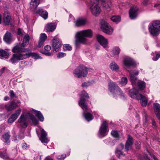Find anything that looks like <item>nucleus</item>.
<instances>
[{
    "label": "nucleus",
    "instance_id": "f257e3e1",
    "mask_svg": "<svg viewBox=\"0 0 160 160\" xmlns=\"http://www.w3.org/2000/svg\"><path fill=\"white\" fill-rule=\"evenodd\" d=\"M92 32L91 29H87L78 31L76 33L75 44L78 46L80 43H85L87 41L85 37L91 38Z\"/></svg>",
    "mask_w": 160,
    "mask_h": 160
},
{
    "label": "nucleus",
    "instance_id": "f03ea898",
    "mask_svg": "<svg viewBox=\"0 0 160 160\" xmlns=\"http://www.w3.org/2000/svg\"><path fill=\"white\" fill-rule=\"evenodd\" d=\"M108 87L109 90L113 95L116 94L120 96L121 98L125 99L124 94L115 82L110 80L108 83Z\"/></svg>",
    "mask_w": 160,
    "mask_h": 160
},
{
    "label": "nucleus",
    "instance_id": "7ed1b4c3",
    "mask_svg": "<svg viewBox=\"0 0 160 160\" xmlns=\"http://www.w3.org/2000/svg\"><path fill=\"white\" fill-rule=\"evenodd\" d=\"M149 32L153 36H158L160 33V21L153 22L151 25L149 26Z\"/></svg>",
    "mask_w": 160,
    "mask_h": 160
},
{
    "label": "nucleus",
    "instance_id": "20e7f679",
    "mask_svg": "<svg viewBox=\"0 0 160 160\" xmlns=\"http://www.w3.org/2000/svg\"><path fill=\"white\" fill-rule=\"evenodd\" d=\"M87 68L82 65H80L77 67L73 72L74 76L78 78L86 77L88 74Z\"/></svg>",
    "mask_w": 160,
    "mask_h": 160
},
{
    "label": "nucleus",
    "instance_id": "39448f33",
    "mask_svg": "<svg viewBox=\"0 0 160 160\" xmlns=\"http://www.w3.org/2000/svg\"><path fill=\"white\" fill-rule=\"evenodd\" d=\"M84 97L88 99L89 98V96L85 91L83 90L81 92V98L79 101L78 104L84 111H86L88 109V105Z\"/></svg>",
    "mask_w": 160,
    "mask_h": 160
},
{
    "label": "nucleus",
    "instance_id": "423d86ee",
    "mask_svg": "<svg viewBox=\"0 0 160 160\" xmlns=\"http://www.w3.org/2000/svg\"><path fill=\"white\" fill-rule=\"evenodd\" d=\"M90 8L92 13L97 16L99 14L101 10L99 6L97 3L98 0H90Z\"/></svg>",
    "mask_w": 160,
    "mask_h": 160
},
{
    "label": "nucleus",
    "instance_id": "0eeeda50",
    "mask_svg": "<svg viewBox=\"0 0 160 160\" xmlns=\"http://www.w3.org/2000/svg\"><path fill=\"white\" fill-rule=\"evenodd\" d=\"M101 28L104 32L108 34H112L113 32L112 28L103 20L101 22Z\"/></svg>",
    "mask_w": 160,
    "mask_h": 160
},
{
    "label": "nucleus",
    "instance_id": "6e6552de",
    "mask_svg": "<svg viewBox=\"0 0 160 160\" xmlns=\"http://www.w3.org/2000/svg\"><path fill=\"white\" fill-rule=\"evenodd\" d=\"M26 57L24 54L21 53L14 54L9 61L13 64L18 62V61L25 59Z\"/></svg>",
    "mask_w": 160,
    "mask_h": 160
},
{
    "label": "nucleus",
    "instance_id": "1a4fd4ad",
    "mask_svg": "<svg viewBox=\"0 0 160 160\" xmlns=\"http://www.w3.org/2000/svg\"><path fill=\"white\" fill-rule=\"evenodd\" d=\"M11 16L8 11H5L3 14L2 22L5 25H8L11 23Z\"/></svg>",
    "mask_w": 160,
    "mask_h": 160
},
{
    "label": "nucleus",
    "instance_id": "9d476101",
    "mask_svg": "<svg viewBox=\"0 0 160 160\" xmlns=\"http://www.w3.org/2000/svg\"><path fill=\"white\" fill-rule=\"evenodd\" d=\"M108 132L107 122L105 121H103L99 130L100 135L102 137H104L107 134Z\"/></svg>",
    "mask_w": 160,
    "mask_h": 160
},
{
    "label": "nucleus",
    "instance_id": "9b49d317",
    "mask_svg": "<svg viewBox=\"0 0 160 160\" xmlns=\"http://www.w3.org/2000/svg\"><path fill=\"white\" fill-rule=\"evenodd\" d=\"M138 8L136 6H133L131 8L129 11V17L132 19H135L138 15Z\"/></svg>",
    "mask_w": 160,
    "mask_h": 160
},
{
    "label": "nucleus",
    "instance_id": "f8f14e48",
    "mask_svg": "<svg viewBox=\"0 0 160 160\" xmlns=\"http://www.w3.org/2000/svg\"><path fill=\"white\" fill-rule=\"evenodd\" d=\"M97 38L98 42L104 48L108 47V42L107 39L100 35H98Z\"/></svg>",
    "mask_w": 160,
    "mask_h": 160
},
{
    "label": "nucleus",
    "instance_id": "ddd939ff",
    "mask_svg": "<svg viewBox=\"0 0 160 160\" xmlns=\"http://www.w3.org/2000/svg\"><path fill=\"white\" fill-rule=\"evenodd\" d=\"M133 139L130 135H128V138L125 144V151L127 152L132 149L133 143Z\"/></svg>",
    "mask_w": 160,
    "mask_h": 160
},
{
    "label": "nucleus",
    "instance_id": "4468645a",
    "mask_svg": "<svg viewBox=\"0 0 160 160\" xmlns=\"http://www.w3.org/2000/svg\"><path fill=\"white\" fill-rule=\"evenodd\" d=\"M142 94H138V90L135 88L130 90L129 92V95L132 98L139 100Z\"/></svg>",
    "mask_w": 160,
    "mask_h": 160
},
{
    "label": "nucleus",
    "instance_id": "2eb2a0df",
    "mask_svg": "<svg viewBox=\"0 0 160 160\" xmlns=\"http://www.w3.org/2000/svg\"><path fill=\"white\" fill-rule=\"evenodd\" d=\"M21 111V109L20 108L16 111L15 113L12 114L8 118V122L12 123L13 122L20 114Z\"/></svg>",
    "mask_w": 160,
    "mask_h": 160
},
{
    "label": "nucleus",
    "instance_id": "dca6fc26",
    "mask_svg": "<svg viewBox=\"0 0 160 160\" xmlns=\"http://www.w3.org/2000/svg\"><path fill=\"white\" fill-rule=\"evenodd\" d=\"M27 115H24L22 114L21 115L18 119V122L21 124V125L23 128H25L27 127Z\"/></svg>",
    "mask_w": 160,
    "mask_h": 160
},
{
    "label": "nucleus",
    "instance_id": "f3484780",
    "mask_svg": "<svg viewBox=\"0 0 160 160\" xmlns=\"http://www.w3.org/2000/svg\"><path fill=\"white\" fill-rule=\"evenodd\" d=\"M52 47L53 48L54 51L57 52L58 49L61 47V45L59 39L56 37L54 38L52 40Z\"/></svg>",
    "mask_w": 160,
    "mask_h": 160
},
{
    "label": "nucleus",
    "instance_id": "a211bd4d",
    "mask_svg": "<svg viewBox=\"0 0 160 160\" xmlns=\"http://www.w3.org/2000/svg\"><path fill=\"white\" fill-rule=\"evenodd\" d=\"M5 107L7 111H11L18 107V105L14 101H12L6 105Z\"/></svg>",
    "mask_w": 160,
    "mask_h": 160
},
{
    "label": "nucleus",
    "instance_id": "6ab92c4d",
    "mask_svg": "<svg viewBox=\"0 0 160 160\" xmlns=\"http://www.w3.org/2000/svg\"><path fill=\"white\" fill-rule=\"evenodd\" d=\"M86 19L82 18L78 19L74 22L75 26L77 27H80L85 25L87 23Z\"/></svg>",
    "mask_w": 160,
    "mask_h": 160
},
{
    "label": "nucleus",
    "instance_id": "aec40b11",
    "mask_svg": "<svg viewBox=\"0 0 160 160\" xmlns=\"http://www.w3.org/2000/svg\"><path fill=\"white\" fill-rule=\"evenodd\" d=\"M138 71H131L130 72V79L132 85H135V81L137 80V78L135 76L138 74Z\"/></svg>",
    "mask_w": 160,
    "mask_h": 160
},
{
    "label": "nucleus",
    "instance_id": "412c9836",
    "mask_svg": "<svg viewBox=\"0 0 160 160\" xmlns=\"http://www.w3.org/2000/svg\"><path fill=\"white\" fill-rule=\"evenodd\" d=\"M4 41L7 43H10L13 41L12 36L10 32H7L3 37Z\"/></svg>",
    "mask_w": 160,
    "mask_h": 160
},
{
    "label": "nucleus",
    "instance_id": "4be33fe9",
    "mask_svg": "<svg viewBox=\"0 0 160 160\" xmlns=\"http://www.w3.org/2000/svg\"><path fill=\"white\" fill-rule=\"evenodd\" d=\"M153 108L158 118L160 120V105L157 103L153 104Z\"/></svg>",
    "mask_w": 160,
    "mask_h": 160
},
{
    "label": "nucleus",
    "instance_id": "5701e85b",
    "mask_svg": "<svg viewBox=\"0 0 160 160\" xmlns=\"http://www.w3.org/2000/svg\"><path fill=\"white\" fill-rule=\"evenodd\" d=\"M47 134L46 132L43 129L41 130V137L40 140L42 143H47L48 142V140L47 138Z\"/></svg>",
    "mask_w": 160,
    "mask_h": 160
},
{
    "label": "nucleus",
    "instance_id": "b1692460",
    "mask_svg": "<svg viewBox=\"0 0 160 160\" xmlns=\"http://www.w3.org/2000/svg\"><path fill=\"white\" fill-rule=\"evenodd\" d=\"M56 28V26L54 23H49L47 24L45 29L47 32H52Z\"/></svg>",
    "mask_w": 160,
    "mask_h": 160
},
{
    "label": "nucleus",
    "instance_id": "393cba45",
    "mask_svg": "<svg viewBox=\"0 0 160 160\" xmlns=\"http://www.w3.org/2000/svg\"><path fill=\"white\" fill-rule=\"evenodd\" d=\"M40 2V0H31L30 5L31 8L32 10H35L37 8Z\"/></svg>",
    "mask_w": 160,
    "mask_h": 160
},
{
    "label": "nucleus",
    "instance_id": "a878e982",
    "mask_svg": "<svg viewBox=\"0 0 160 160\" xmlns=\"http://www.w3.org/2000/svg\"><path fill=\"white\" fill-rule=\"evenodd\" d=\"M124 64L127 66H133L134 64V62L132 58L128 57L126 58L123 61Z\"/></svg>",
    "mask_w": 160,
    "mask_h": 160
},
{
    "label": "nucleus",
    "instance_id": "bb28decb",
    "mask_svg": "<svg viewBox=\"0 0 160 160\" xmlns=\"http://www.w3.org/2000/svg\"><path fill=\"white\" fill-rule=\"evenodd\" d=\"M24 55L26 57V58H29L30 57H31L32 58L34 59H40L42 58L37 53L32 52H31L26 53Z\"/></svg>",
    "mask_w": 160,
    "mask_h": 160
},
{
    "label": "nucleus",
    "instance_id": "cd10ccee",
    "mask_svg": "<svg viewBox=\"0 0 160 160\" xmlns=\"http://www.w3.org/2000/svg\"><path fill=\"white\" fill-rule=\"evenodd\" d=\"M37 13L44 19L47 18L48 14L46 11H44L42 9H40L37 11Z\"/></svg>",
    "mask_w": 160,
    "mask_h": 160
},
{
    "label": "nucleus",
    "instance_id": "c85d7f7f",
    "mask_svg": "<svg viewBox=\"0 0 160 160\" xmlns=\"http://www.w3.org/2000/svg\"><path fill=\"white\" fill-rule=\"evenodd\" d=\"M29 39V36L27 34H26L23 38L22 42L21 44V47H24L27 45L28 44Z\"/></svg>",
    "mask_w": 160,
    "mask_h": 160
},
{
    "label": "nucleus",
    "instance_id": "c756f323",
    "mask_svg": "<svg viewBox=\"0 0 160 160\" xmlns=\"http://www.w3.org/2000/svg\"><path fill=\"white\" fill-rule=\"evenodd\" d=\"M22 47L21 45L17 43L16 45L12 49V51L14 53L20 52H21Z\"/></svg>",
    "mask_w": 160,
    "mask_h": 160
},
{
    "label": "nucleus",
    "instance_id": "7c9ffc66",
    "mask_svg": "<svg viewBox=\"0 0 160 160\" xmlns=\"http://www.w3.org/2000/svg\"><path fill=\"white\" fill-rule=\"evenodd\" d=\"M139 99L141 100V104L142 106L145 107L146 106L147 104V99L144 96L141 95Z\"/></svg>",
    "mask_w": 160,
    "mask_h": 160
},
{
    "label": "nucleus",
    "instance_id": "2f4dec72",
    "mask_svg": "<svg viewBox=\"0 0 160 160\" xmlns=\"http://www.w3.org/2000/svg\"><path fill=\"white\" fill-rule=\"evenodd\" d=\"M83 115L85 119L88 121H89L93 118L92 115L89 113L84 112L83 113Z\"/></svg>",
    "mask_w": 160,
    "mask_h": 160
},
{
    "label": "nucleus",
    "instance_id": "473e14b6",
    "mask_svg": "<svg viewBox=\"0 0 160 160\" xmlns=\"http://www.w3.org/2000/svg\"><path fill=\"white\" fill-rule=\"evenodd\" d=\"M145 83L142 81L138 82L137 84V87L139 90H142L145 87Z\"/></svg>",
    "mask_w": 160,
    "mask_h": 160
},
{
    "label": "nucleus",
    "instance_id": "72a5a7b5",
    "mask_svg": "<svg viewBox=\"0 0 160 160\" xmlns=\"http://www.w3.org/2000/svg\"><path fill=\"white\" fill-rule=\"evenodd\" d=\"M10 132H8L5 133L2 136V138L3 139L4 142L7 143L10 142L9 138L10 136Z\"/></svg>",
    "mask_w": 160,
    "mask_h": 160
},
{
    "label": "nucleus",
    "instance_id": "f704fd0d",
    "mask_svg": "<svg viewBox=\"0 0 160 160\" xmlns=\"http://www.w3.org/2000/svg\"><path fill=\"white\" fill-rule=\"evenodd\" d=\"M32 120V123L35 125H37L38 124V121L32 114L28 113L27 115Z\"/></svg>",
    "mask_w": 160,
    "mask_h": 160
},
{
    "label": "nucleus",
    "instance_id": "c9c22d12",
    "mask_svg": "<svg viewBox=\"0 0 160 160\" xmlns=\"http://www.w3.org/2000/svg\"><path fill=\"white\" fill-rule=\"evenodd\" d=\"M36 116L42 122L44 120V117L42 113L39 111H35Z\"/></svg>",
    "mask_w": 160,
    "mask_h": 160
},
{
    "label": "nucleus",
    "instance_id": "e433bc0d",
    "mask_svg": "<svg viewBox=\"0 0 160 160\" xmlns=\"http://www.w3.org/2000/svg\"><path fill=\"white\" fill-rule=\"evenodd\" d=\"M110 68L112 70L115 71L118 70L119 68L116 63L114 62H112L111 63Z\"/></svg>",
    "mask_w": 160,
    "mask_h": 160
},
{
    "label": "nucleus",
    "instance_id": "4c0bfd02",
    "mask_svg": "<svg viewBox=\"0 0 160 160\" xmlns=\"http://www.w3.org/2000/svg\"><path fill=\"white\" fill-rule=\"evenodd\" d=\"M9 56V53L7 52L2 49L0 50V56L7 58Z\"/></svg>",
    "mask_w": 160,
    "mask_h": 160
},
{
    "label": "nucleus",
    "instance_id": "58836bf2",
    "mask_svg": "<svg viewBox=\"0 0 160 160\" xmlns=\"http://www.w3.org/2000/svg\"><path fill=\"white\" fill-rule=\"evenodd\" d=\"M111 20L116 23H118L121 20V18L119 16H114L111 18Z\"/></svg>",
    "mask_w": 160,
    "mask_h": 160
},
{
    "label": "nucleus",
    "instance_id": "ea45409f",
    "mask_svg": "<svg viewBox=\"0 0 160 160\" xmlns=\"http://www.w3.org/2000/svg\"><path fill=\"white\" fill-rule=\"evenodd\" d=\"M128 80L126 77H122L121 78V81L120 82V84L122 86H125L127 83Z\"/></svg>",
    "mask_w": 160,
    "mask_h": 160
},
{
    "label": "nucleus",
    "instance_id": "a19ab883",
    "mask_svg": "<svg viewBox=\"0 0 160 160\" xmlns=\"http://www.w3.org/2000/svg\"><path fill=\"white\" fill-rule=\"evenodd\" d=\"M0 157L3 159H7L9 158V155L6 152H3L0 153Z\"/></svg>",
    "mask_w": 160,
    "mask_h": 160
},
{
    "label": "nucleus",
    "instance_id": "79ce46f5",
    "mask_svg": "<svg viewBox=\"0 0 160 160\" xmlns=\"http://www.w3.org/2000/svg\"><path fill=\"white\" fill-rule=\"evenodd\" d=\"M24 138V134L22 132L20 133L15 137V140H18L23 139Z\"/></svg>",
    "mask_w": 160,
    "mask_h": 160
},
{
    "label": "nucleus",
    "instance_id": "37998d69",
    "mask_svg": "<svg viewBox=\"0 0 160 160\" xmlns=\"http://www.w3.org/2000/svg\"><path fill=\"white\" fill-rule=\"evenodd\" d=\"M115 153L116 155L118 157L121 155L124 156L122 151L118 149H116Z\"/></svg>",
    "mask_w": 160,
    "mask_h": 160
},
{
    "label": "nucleus",
    "instance_id": "c03bdc74",
    "mask_svg": "<svg viewBox=\"0 0 160 160\" xmlns=\"http://www.w3.org/2000/svg\"><path fill=\"white\" fill-rule=\"evenodd\" d=\"M47 38V36L45 33L41 34L39 40L44 42Z\"/></svg>",
    "mask_w": 160,
    "mask_h": 160
},
{
    "label": "nucleus",
    "instance_id": "a18cd8bd",
    "mask_svg": "<svg viewBox=\"0 0 160 160\" xmlns=\"http://www.w3.org/2000/svg\"><path fill=\"white\" fill-rule=\"evenodd\" d=\"M104 8H109L111 6V2L110 1H108L107 2H105L103 4Z\"/></svg>",
    "mask_w": 160,
    "mask_h": 160
},
{
    "label": "nucleus",
    "instance_id": "49530a36",
    "mask_svg": "<svg viewBox=\"0 0 160 160\" xmlns=\"http://www.w3.org/2000/svg\"><path fill=\"white\" fill-rule=\"evenodd\" d=\"M92 83L90 82H85L82 84V86L84 88H87L88 87L92 85Z\"/></svg>",
    "mask_w": 160,
    "mask_h": 160
},
{
    "label": "nucleus",
    "instance_id": "de8ad7c7",
    "mask_svg": "<svg viewBox=\"0 0 160 160\" xmlns=\"http://www.w3.org/2000/svg\"><path fill=\"white\" fill-rule=\"evenodd\" d=\"M17 35L18 36L21 37H23L25 35L24 32L22 31L20 28H18L17 32Z\"/></svg>",
    "mask_w": 160,
    "mask_h": 160
},
{
    "label": "nucleus",
    "instance_id": "09e8293b",
    "mask_svg": "<svg viewBox=\"0 0 160 160\" xmlns=\"http://www.w3.org/2000/svg\"><path fill=\"white\" fill-rule=\"evenodd\" d=\"M63 48L64 50H71L72 49V47L68 44H64L63 45Z\"/></svg>",
    "mask_w": 160,
    "mask_h": 160
},
{
    "label": "nucleus",
    "instance_id": "8fccbe9b",
    "mask_svg": "<svg viewBox=\"0 0 160 160\" xmlns=\"http://www.w3.org/2000/svg\"><path fill=\"white\" fill-rule=\"evenodd\" d=\"M112 135L114 137L118 138L119 137V135L118 132L117 131H112L111 132Z\"/></svg>",
    "mask_w": 160,
    "mask_h": 160
},
{
    "label": "nucleus",
    "instance_id": "3c124183",
    "mask_svg": "<svg viewBox=\"0 0 160 160\" xmlns=\"http://www.w3.org/2000/svg\"><path fill=\"white\" fill-rule=\"evenodd\" d=\"M120 49L118 47L115 48L113 50V52L115 55H118L120 52Z\"/></svg>",
    "mask_w": 160,
    "mask_h": 160
},
{
    "label": "nucleus",
    "instance_id": "603ef678",
    "mask_svg": "<svg viewBox=\"0 0 160 160\" xmlns=\"http://www.w3.org/2000/svg\"><path fill=\"white\" fill-rule=\"evenodd\" d=\"M28 52H31V50L28 48H22L21 52H25L26 53Z\"/></svg>",
    "mask_w": 160,
    "mask_h": 160
},
{
    "label": "nucleus",
    "instance_id": "864d4df0",
    "mask_svg": "<svg viewBox=\"0 0 160 160\" xmlns=\"http://www.w3.org/2000/svg\"><path fill=\"white\" fill-rule=\"evenodd\" d=\"M124 145L122 143H121L118 146L116 149L122 150L124 148Z\"/></svg>",
    "mask_w": 160,
    "mask_h": 160
},
{
    "label": "nucleus",
    "instance_id": "5fc2aeb1",
    "mask_svg": "<svg viewBox=\"0 0 160 160\" xmlns=\"http://www.w3.org/2000/svg\"><path fill=\"white\" fill-rule=\"evenodd\" d=\"M9 93L10 96V97L11 98H13L14 97L16 98H17V97L16 96L12 90H10L9 92Z\"/></svg>",
    "mask_w": 160,
    "mask_h": 160
},
{
    "label": "nucleus",
    "instance_id": "6e6d98bb",
    "mask_svg": "<svg viewBox=\"0 0 160 160\" xmlns=\"http://www.w3.org/2000/svg\"><path fill=\"white\" fill-rule=\"evenodd\" d=\"M66 55V54L65 53L60 52L58 54L57 57L58 58H61L65 56Z\"/></svg>",
    "mask_w": 160,
    "mask_h": 160
},
{
    "label": "nucleus",
    "instance_id": "4d7b16f0",
    "mask_svg": "<svg viewBox=\"0 0 160 160\" xmlns=\"http://www.w3.org/2000/svg\"><path fill=\"white\" fill-rule=\"evenodd\" d=\"M66 155L65 154H62V155H59L57 156V158L58 159L61 160H63L66 157Z\"/></svg>",
    "mask_w": 160,
    "mask_h": 160
},
{
    "label": "nucleus",
    "instance_id": "13d9d810",
    "mask_svg": "<svg viewBox=\"0 0 160 160\" xmlns=\"http://www.w3.org/2000/svg\"><path fill=\"white\" fill-rule=\"evenodd\" d=\"M159 58H160V54H157L156 55V57L153 58L152 59L154 61H157Z\"/></svg>",
    "mask_w": 160,
    "mask_h": 160
},
{
    "label": "nucleus",
    "instance_id": "bf43d9fd",
    "mask_svg": "<svg viewBox=\"0 0 160 160\" xmlns=\"http://www.w3.org/2000/svg\"><path fill=\"white\" fill-rule=\"evenodd\" d=\"M44 49L45 51H49L51 49V46L48 45L45 46L44 47Z\"/></svg>",
    "mask_w": 160,
    "mask_h": 160
},
{
    "label": "nucleus",
    "instance_id": "052dcab7",
    "mask_svg": "<svg viewBox=\"0 0 160 160\" xmlns=\"http://www.w3.org/2000/svg\"><path fill=\"white\" fill-rule=\"evenodd\" d=\"M44 42L39 40L38 47V48H40L43 44Z\"/></svg>",
    "mask_w": 160,
    "mask_h": 160
},
{
    "label": "nucleus",
    "instance_id": "680f3d73",
    "mask_svg": "<svg viewBox=\"0 0 160 160\" xmlns=\"http://www.w3.org/2000/svg\"><path fill=\"white\" fill-rule=\"evenodd\" d=\"M42 53L43 54L45 55L46 56H51L52 55L51 53L50 52H46L45 51H43V52H42Z\"/></svg>",
    "mask_w": 160,
    "mask_h": 160
},
{
    "label": "nucleus",
    "instance_id": "e2e57ef3",
    "mask_svg": "<svg viewBox=\"0 0 160 160\" xmlns=\"http://www.w3.org/2000/svg\"><path fill=\"white\" fill-rule=\"evenodd\" d=\"M148 1L147 0H143L142 2V4L143 5L146 6L148 3Z\"/></svg>",
    "mask_w": 160,
    "mask_h": 160
},
{
    "label": "nucleus",
    "instance_id": "0e129e2a",
    "mask_svg": "<svg viewBox=\"0 0 160 160\" xmlns=\"http://www.w3.org/2000/svg\"><path fill=\"white\" fill-rule=\"evenodd\" d=\"M152 125L154 128H156V123L154 120H152Z\"/></svg>",
    "mask_w": 160,
    "mask_h": 160
},
{
    "label": "nucleus",
    "instance_id": "69168bd1",
    "mask_svg": "<svg viewBox=\"0 0 160 160\" xmlns=\"http://www.w3.org/2000/svg\"><path fill=\"white\" fill-rule=\"evenodd\" d=\"M22 148L24 149H26L27 148V145L26 143H23L22 145Z\"/></svg>",
    "mask_w": 160,
    "mask_h": 160
},
{
    "label": "nucleus",
    "instance_id": "338daca9",
    "mask_svg": "<svg viewBox=\"0 0 160 160\" xmlns=\"http://www.w3.org/2000/svg\"><path fill=\"white\" fill-rule=\"evenodd\" d=\"M136 148H139L140 147V144L139 142H137L136 144Z\"/></svg>",
    "mask_w": 160,
    "mask_h": 160
},
{
    "label": "nucleus",
    "instance_id": "774afa93",
    "mask_svg": "<svg viewBox=\"0 0 160 160\" xmlns=\"http://www.w3.org/2000/svg\"><path fill=\"white\" fill-rule=\"evenodd\" d=\"M5 67H3L0 70V72L2 74L3 73L4 71H5Z\"/></svg>",
    "mask_w": 160,
    "mask_h": 160
}]
</instances>
